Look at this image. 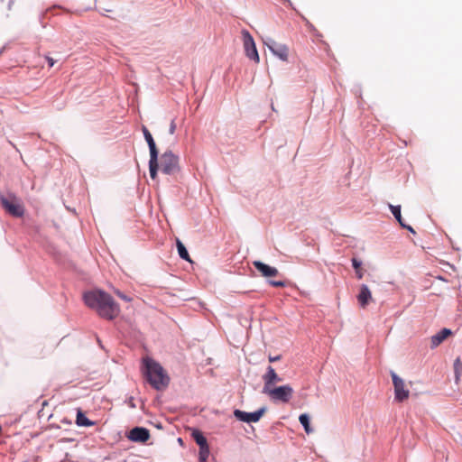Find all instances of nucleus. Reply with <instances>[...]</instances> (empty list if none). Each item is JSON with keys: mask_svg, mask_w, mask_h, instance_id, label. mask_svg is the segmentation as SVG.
Segmentation results:
<instances>
[{"mask_svg": "<svg viewBox=\"0 0 462 462\" xmlns=\"http://www.w3.org/2000/svg\"><path fill=\"white\" fill-rule=\"evenodd\" d=\"M85 304L95 310L97 314L106 319H114L119 313L120 309L113 297L101 290L90 291L84 293Z\"/></svg>", "mask_w": 462, "mask_h": 462, "instance_id": "f257e3e1", "label": "nucleus"}, {"mask_svg": "<svg viewBox=\"0 0 462 462\" xmlns=\"http://www.w3.org/2000/svg\"><path fill=\"white\" fill-rule=\"evenodd\" d=\"M143 374L149 383L158 391L165 389L169 383L170 378L165 373L163 367L156 361L150 357L143 359Z\"/></svg>", "mask_w": 462, "mask_h": 462, "instance_id": "f03ea898", "label": "nucleus"}, {"mask_svg": "<svg viewBox=\"0 0 462 462\" xmlns=\"http://www.w3.org/2000/svg\"><path fill=\"white\" fill-rule=\"evenodd\" d=\"M263 394H266L274 402L287 403L292 397L293 389L289 384L281 385L278 387H272L265 391H262Z\"/></svg>", "mask_w": 462, "mask_h": 462, "instance_id": "7ed1b4c3", "label": "nucleus"}, {"mask_svg": "<svg viewBox=\"0 0 462 462\" xmlns=\"http://www.w3.org/2000/svg\"><path fill=\"white\" fill-rule=\"evenodd\" d=\"M179 156L172 151H165L160 158L161 170L164 174L171 175L179 171Z\"/></svg>", "mask_w": 462, "mask_h": 462, "instance_id": "20e7f679", "label": "nucleus"}, {"mask_svg": "<svg viewBox=\"0 0 462 462\" xmlns=\"http://www.w3.org/2000/svg\"><path fill=\"white\" fill-rule=\"evenodd\" d=\"M1 206L12 216L20 217L23 215L24 209L20 203L16 202V197L10 195L9 198L0 194Z\"/></svg>", "mask_w": 462, "mask_h": 462, "instance_id": "39448f33", "label": "nucleus"}, {"mask_svg": "<svg viewBox=\"0 0 462 462\" xmlns=\"http://www.w3.org/2000/svg\"><path fill=\"white\" fill-rule=\"evenodd\" d=\"M263 44L281 60L286 61L288 60L289 49L285 44L279 43L270 37L263 40Z\"/></svg>", "mask_w": 462, "mask_h": 462, "instance_id": "423d86ee", "label": "nucleus"}, {"mask_svg": "<svg viewBox=\"0 0 462 462\" xmlns=\"http://www.w3.org/2000/svg\"><path fill=\"white\" fill-rule=\"evenodd\" d=\"M242 36L246 57L258 63L260 59L254 38L247 30L242 31Z\"/></svg>", "mask_w": 462, "mask_h": 462, "instance_id": "0eeeda50", "label": "nucleus"}, {"mask_svg": "<svg viewBox=\"0 0 462 462\" xmlns=\"http://www.w3.org/2000/svg\"><path fill=\"white\" fill-rule=\"evenodd\" d=\"M391 376L394 387V399L399 402H402L404 400L408 399L410 392L405 388L404 381L393 371H391Z\"/></svg>", "mask_w": 462, "mask_h": 462, "instance_id": "6e6552de", "label": "nucleus"}, {"mask_svg": "<svg viewBox=\"0 0 462 462\" xmlns=\"http://www.w3.org/2000/svg\"><path fill=\"white\" fill-rule=\"evenodd\" d=\"M265 411H266V407H262L254 412H246V411L236 409L234 411V416L236 417V420H238L240 421L251 423V422L259 421L260 419L262 418V416L265 413Z\"/></svg>", "mask_w": 462, "mask_h": 462, "instance_id": "1a4fd4ad", "label": "nucleus"}, {"mask_svg": "<svg viewBox=\"0 0 462 462\" xmlns=\"http://www.w3.org/2000/svg\"><path fill=\"white\" fill-rule=\"evenodd\" d=\"M129 440L144 443L150 439V431L143 427H134L127 434Z\"/></svg>", "mask_w": 462, "mask_h": 462, "instance_id": "9d476101", "label": "nucleus"}, {"mask_svg": "<svg viewBox=\"0 0 462 462\" xmlns=\"http://www.w3.org/2000/svg\"><path fill=\"white\" fill-rule=\"evenodd\" d=\"M263 380L264 384L262 391H265L266 388L270 389L273 387L276 383L282 382V378L271 365L267 366L266 373L263 375Z\"/></svg>", "mask_w": 462, "mask_h": 462, "instance_id": "9b49d317", "label": "nucleus"}, {"mask_svg": "<svg viewBox=\"0 0 462 462\" xmlns=\"http://www.w3.org/2000/svg\"><path fill=\"white\" fill-rule=\"evenodd\" d=\"M253 265L263 277H275L279 274L277 268L270 266L261 261H254Z\"/></svg>", "mask_w": 462, "mask_h": 462, "instance_id": "f8f14e48", "label": "nucleus"}, {"mask_svg": "<svg viewBox=\"0 0 462 462\" xmlns=\"http://www.w3.org/2000/svg\"><path fill=\"white\" fill-rule=\"evenodd\" d=\"M451 334L452 331L449 328H442L440 331L430 337V347H437Z\"/></svg>", "mask_w": 462, "mask_h": 462, "instance_id": "ddd939ff", "label": "nucleus"}, {"mask_svg": "<svg viewBox=\"0 0 462 462\" xmlns=\"http://www.w3.org/2000/svg\"><path fill=\"white\" fill-rule=\"evenodd\" d=\"M143 137L148 144L149 151H150V156H159V152L156 147V143L153 140V137L152 134L149 132V130L146 128V126H143L142 128Z\"/></svg>", "mask_w": 462, "mask_h": 462, "instance_id": "4468645a", "label": "nucleus"}, {"mask_svg": "<svg viewBox=\"0 0 462 462\" xmlns=\"http://www.w3.org/2000/svg\"><path fill=\"white\" fill-rule=\"evenodd\" d=\"M372 299V293L366 284L360 286V291L357 295V300L362 308H365Z\"/></svg>", "mask_w": 462, "mask_h": 462, "instance_id": "2eb2a0df", "label": "nucleus"}, {"mask_svg": "<svg viewBox=\"0 0 462 462\" xmlns=\"http://www.w3.org/2000/svg\"><path fill=\"white\" fill-rule=\"evenodd\" d=\"M158 169H159L158 156H150L149 171H150V176L152 180L156 179Z\"/></svg>", "mask_w": 462, "mask_h": 462, "instance_id": "dca6fc26", "label": "nucleus"}, {"mask_svg": "<svg viewBox=\"0 0 462 462\" xmlns=\"http://www.w3.org/2000/svg\"><path fill=\"white\" fill-rule=\"evenodd\" d=\"M76 423L80 427H89L94 425V421L90 420L81 411L77 413Z\"/></svg>", "mask_w": 462, "mask_h": 462, "instance_id": "f3484780", "label": "nucleus"}, {"mask_svg": "<svg viewBox=\"0 0 462 462\" xmlns=\"http://www.w3.org/2000/svg\"><path fill=\"white\" fill-rule=\"evenodd\" d=\"M299 420L302 427L304 428V430L307 434H310L313 432V429L310 427V416L307 413H302L299 417Z\"/></svg>", "mask_w": 462, "mask_h": 462, "instance_id": "a211bd4d", "label": "nucleus"}, {"mask_svg": "<svg viewBox=\"0 0 462 462\" xmlns=\"http://www.w3.org/2000/svg\"><path fill=\"white\" fill-rule=\"evenodd\" d=\"M176 245L179 256L183 260L190 262L189 255L185 245L179 239H177Z\"/></svg>", "mask_w": 462, "mask_h": 462, "instance_id": "6ab92c4d", "label": "nucleus"}, {"mask_svg": "<svg viewBox=\"0 0 462 462\" xmlns=\"http://www.w3.org/2000/svg\"><path fill=\"white\" fill-rule=\"evenodd\" d=\"M388 207H389L391 212L393 213V217L397 220V222L400 224V226H402V224H403L404 222L402 217L401 206L400 205L394 206L392 204H388Z\"/></svg>", "mask_w": 462, "mask_h": 462, "instance_id": "aec40b11", "label": "nucleus"}, {"mask_svg": "<svg viewBox=\"0 0 462 462\" xmlns=\"http://www.w3.org/2000/svg\"><path fill=\"white\" fill-rule=\"evenodd\" d=\"M192 437L199 448L208 445L206 437L199 430H195Z\"/></svg>", "mask_w": 462, "mask_h": 462, "instance_id": "412c9836", "label": "nucleus"}, {"mask_svg": "<svg viewBox=\"0 0 462 462\" xmlns=\"http://www.w3.org/2000/svg\"><path fill=\"white\" fill-rule=\"evenodd\" d=\"M454 372L456 383H457L462 374V362L459 357L456 358L454 361Z\"/></svg>", "mask_w": 462, "mask_h": 462, "instance_id": "4be33fe9", "label": "nucleus"}, {"mask_svg": "<svg viewBox=\"0 0 462 462\" xmlns=\"http://www.w3.org/2000/svg\"><path fill=\"white\" fill-rule=\"evenodd\" d=\"M208 456H209V447H208V444L206 445V446H203L202 448H199V462L207 461Z\"/></svg>", "mask_w": 462, "mask_h": 462, "instance_id": "5701e85b", "label": "nucleus"}, {"mask_svg": "<svg viewBox=\"0 0 462 462\" xmlns=\"http://www.w3.org/2000/svg\"><path fill=\"white\" fill-rule=\"evenodd\" d=\"M268 283L273 287L282 288L286 286V282L283 281H268Z\"/></svg>", "mask_w": 462, "mask_h": 462, "instance_id": "b1692460", "label": "nucleus"}, {"mask_svg": "<svg viewBox=\"0 0 462 462\" xmlns=\"http://www.w3.org/2000/svg\"><path fill=\"white\" fill-rule=\"evenodd\" d=\"M351 262H352V266L354 267L355 270L361 268L362 262L360 260H358L356 258H352Z\"/></svg>", "mask_w": 462, "mask_h": 462, "instance_id": "393cba45", "label": "nucleus"}, {"mask_svg": "<svg viewBox=\"0 0 462 462\" xmlns=\"http://www.w3.org/2000/svg\"><path fill=\"white\" fill-rule=\"evenodd\" d=\"M175 130H176V123H175V120L172 119L171 124H170L169 133L171 134H173L175 133Z\"/></svg>", "mask_w": 462, "mask_h": 462, "instance_id": "a878e982", "label": "nucleus"}, {"mask_svg": "<svg viewBox=\"0 0 462 462\" xmlns=\"http://www.w3.org/2000/svg\"><path fill=\"white\" fill-rule=\"evenodd\" d=\"M116 295L122 299L123 300L125 301H130L131 300V298H129L127 295L124 294L123 292L117 291H116Z\"/></svg>", "mask_w": 462, "mask_h": 462, "instance_id": "bb28decb", "label": "nucleus"}, {"mask_svg": "<svg viewBox=\"0 0 462 462\" xmlns=\"http://www.w3.org/2000/svg\"><path fill=\"white\" fill-rule=\"evenodd\" d=\"M402 228H405L407 229L409 232H411V234H415V230L412 228V226H409V225H406L405 223L402 224L401 226Z\"/></svg>", "mask_w": 462, "mask_h": 462, "instance_id": "cd10ccee", "label": "nucleus"}, {"mask_svg": "<svg viewBox=\"0 0 462 462\" xmlns=\"http://www.w3.org/2000/svg\"><path fill=\"white\" fill-rule=\"evenodd\" d=\"M356 277L358 279H362L363 278V275H364V273L361 269H357L356 270Z\"/></svg>", "mask_w": 462, "mask_h": 462, "instance_id": "c85d7f7f", "label": "nucleus"}, {"mask_svg": "<svg viewBox=\"0 0 462 462\" xmlns=\"http://www.w3.org/2000/svg\"><path fill=\"white\" fill-rule=\"evenodd\" d=\"M280 358H281V356H269V361H270L271 363H273V362H275V361L280 360Z\"/></svg>", "mask_w": 462, "mask_h": 462, "instance_id": "c756f323", "label": "nucleus"}, {"mask_svg": "<svg viewBox=\"0 0 462 462\" xmlns=\"http://www.w3.org/2000/svg\"><path fill=\"white\" fill-rule=\"evenodd\" d=\"M128 403H129V406H130L131 408H135V404H134V398H133V397H131V398L129 399Z\"/></svg>", "mask_w": 462, "mask_h": 462, "instance_id": "7c9ffc66", "label": "nucleus"}, {"mask_svg": "<svg viewBox=\"0 0 462 462\" xmlns=\"http://www.w3.org/2000/svg\"><path fill=\"white\" fill-rule=\"evenodd\" d=\"M47 60H48V63H49L50 67H52V66L54 65V60H53V59H51V58H47Z\"/></svg>", "mask_w": 462, "mask_h": 462, "instance_id": "2f4dec72", "label": "nucleus"}, {"mask_svg": "<svg viewBox=\"0 0 462 462\" xmlns=\"http://www.w3.org/2000/svg\"><path fill=\"white\" fill-rule=\"evenodd\" d=\"M179 443L182 442V439L180 438L178 439Z\"/></svg>", "mask_w": 462, "mask_h": 462, "instance_id": "473e14b6", "label": "nucleus"}]
</instances>
